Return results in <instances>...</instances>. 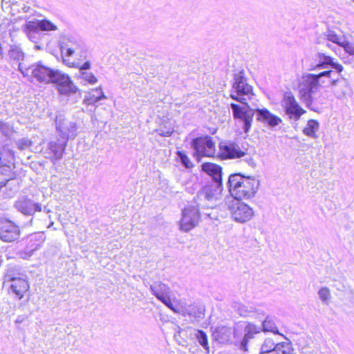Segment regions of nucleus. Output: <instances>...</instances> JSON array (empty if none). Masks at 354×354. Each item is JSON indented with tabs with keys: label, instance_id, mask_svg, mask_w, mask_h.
Instances as JSON below:
<instances>
[{
	"label": "nucleus",
	"instance_id": "nucleus-39",
	"mask_svg": "<svg viewBox=\"0 0 354 354\" xmlns=\"http://www.w3.org/2000/svg\"><path fill=\"white\" fill-rule=\"evenodd\" d=\"M80 78L89 84H95L97 82V77L90 72H81Z\"/></svg>",
	"mask_w": 354,
	"mask_h": 354
},
{
	"label": "nucleus",
	"instance_id": "nucleus-22",
	"mask_svg": "<svg viewBox=\"0 0 354 354\" xmlns=\"http://www.w3.org/2000/svg\"><path fill=\"white\" fill-rule=\"evenodd\" d=\"M106 99L101 86L88 91L84 98L83 102L87 105H93L100 100Z\"/></svg>",
	"mask_w": 354,
	"mask_h": 354
},
{
	"label": "nucleus",
	"instance_id": "nucleus-27",
	"mask_svg": "<svg viewBox=\"0 0 354 354\" xmlns=\"http://www.w3.org/2000/svg\"><path fill=\"white\" fill-rule=\"evenodd\" d=\"M232 335V329L226 326L218 327L214 333V337L219 341L221 343H225L230 339Z\"/></svg>",
	"mask_w": 354,
	"mask_h": 354
},
{
	"label": "nucleus",
	"instance_id": "nucleus-21",
	"mask_svg": "<svg viewBox=\"0 0 354 354\" xmlns=\"http://www.w3.org/2000/svg\"><path fill=\"white\" fill-rule=\"evenodd\" d=\"M202 169L212 178V182L222 183V168L216 164L206 162L202 165Z\"/></svg>",
	"mask_w": 354,
	"mask_h": 354
},
{
	"label": "nucleus",
	"instance_id": "nucleus-37",
	"mask_svg": "<svg viewBox=\"0 0 354 354\" xmlns=\"http://www.w3.org/2000/svg\"><path fill=\"white\" fill-rule=\"evenodd\" d=\"M194 336L197 339L198 343L206 350L209 351L208 340L206 333L201 330H198L196 331Z\"/></svg>",
	"mask_w": 354,
	"mask_h": 354
},
{
	"label": "nucleus",
	"instance_id": "nucleus-53",
	"mask_svg": "<svg viewBox=\"0 0 354 354\" xmlns=\"http://www.w3.org/2000/svg\"><path fill=\"white\" fill-rule=\"evenodd\" d=\"M328 47L331 48L330 45L327 44Z\"/></svg>",
	"mask_w": 354,
	"mask_h": 354
},
{
	"label": "nucleus",
	"instance_id": "nucleus-33",
	"mask_svg": "<svg viewBox=\"0 0 354 354\" xmlns=\"http://www.w3.org/2000/svg\"><path fill=\"white\" fill-rule=\"evenodd\" d=\"M160 301H162L167 307H168L175 313L182 314L184 316H185V315L192 314V313L188 310H184L183 307H175L171 301L170 295L167 296V297H165L164 299L160 300Z\"/></svg>",
	"mask_w": 354,
	"mask_h": 354
},
{
	"label": "nucleus",
	"instance_id": "nucleus-12",
	"mask_svg": "<svg viewBox=\"0 0 354 354\" xmlns=\"http://www.w3.org/2000/svg\"><path fill=\"white\" fill-rule=\"evenodd\" d=\"M281 106L290 119L298 120L306 113L291 93H286L281 101Z\"/></svg>",
	"mask_w": 354,
	"mask_h": 354
},
{
	"label": "nucleus",
	"instance_id": "nucleus-54",
	"mask_svg": "<svg viewBox=\"0 0 354 354\" xmlns=\"http://www.w3.org/2000/svg\"><path fill=\"white\" fill-rule=\"evenodd\" d=\"M354 2V0H352Z\"/></svg>",
	"mask_w": 354,
	"mask_h": 354
},
{
	"label": "nucleus",
	"instance_id": "nucleus-42",
	"mask_svg": "<svg viewBox=\"0 0 354 354\" xmlns=\"http://www.w3.org/2000/svg\"><path fill=\"white\" fill-rule=\"evenodd\" d=\"M184 310H188L192 313L191 315H188L194 319L203 318V310L201 309L196 308V306H189L188 308H183Z\"/></svg>",
	"mask_w": 354,
	"mask_h": 354
},
{
	"label": "nucleus",
	"instance_id": "nucleus-47",
	"mask_svg": "<svg viewBox=\"0 0 354 354\" xmlns=\"http://www.w3.org/2000/svg\"><path fill=\"white\" fill-rule=\"evenodd\" d=\"M342 59L344 64H351L354 67V56H349V55L346 56H342Z\"/></svg>",
	"mask_w": 354,
	"mask_h": 354
},
{
	"label": "nucleus",
	"instance_id": "nucleus-7",
	"mask_svg": "<svg viewBox=\"0 0 354 354\" xmlns=\"http://www.w3.org/2000/svg\"><path fill=\"white\" fill-rule=\"evenodd\" d=\"M230 106L234 118L242 124L244 132L248 133L252 127L255 110L248 102L241 105L232 103Z\"/></svg>",
	"mask_w": 354,
	"mask_h": 354
},
{
	"label": "nucleus",
	"instance_id": "nucleus-26",
	"mask_svg": "<svg viewBox=\"0 0 354 354\" xmlns=\"http://www.w3.org/2000/svg\"><path fill=\"white\" fill-rule=\"evenodd\" d=\"M24 31L30 41L37 43L39 37V29L35 26L34 21H28L24 26Z\"/></svg>",
	"mask_w": 354,
	"mask_h": 354
},
{
	"label": "nucleus",
	"instance_id": "nucleus-49",
	"mask_svg": "<svg viewBox=\"0 0 354 354\" xmlns=\"http://www.w3.org/2000/svg\"><path fill=\"white\" fill-rule=\"evenodd\" d=\"M171 133L170 131H166V132H161L160 133V136H171Z\"/></svg>",
	"mask_w": 354,
	"mask_h": 354
},
{
	"label": "nucleus",
	"instance_id": "nucleus-13",
	"mask_svg": "<svg viewBox=\"0 0 354 354\" xmlns=\"http://www.w3.org/2000/svg\"><path fill=\"white\" fill-rule=\"evenodd\" d=\"M335 69L338 73L342 72L343 66L333 61L330 56L326 55L324 53H319L316 55L315 62L310 65L309 70L314 71Z\"/></svg>",
	"mask_w": 354,
	"mask_h": 354
},
{
	"label": "nucleus",
	"instance_id": "nucleus-50",
	"mask_svg": "<svg viewBox=\"0 0 354 354\" xmlns=\"http://www.w3.org/2000/svg\"><path fill=\"white\" fill-rule=\"evenodd\" d=\"M241 315H242V316H247L248 314H247L246 312H241Z\"/></svg>",
	"mask_w": 354,
	"mask_h": 354
},
{
	"label": "nucleus",
	"instance_id": "nucleus-19",
	"mask_svg": "<svg viewBox=\"0 0 354 354\" xmlns=\"http://www.w3.org/2000/svg\"><path fill=\"white\" fill-rule=\"evenodd\" d=\"M331 90L338 99L346 97L350 94L351 88L345 79L333 78L331 80Z\"/></svg>",
	"mask_w": 354,
	"mask_h": 354
},
{
	"label": "nucleus",
	"instance_id": "nucleus-11",
	"mask_svg": "<svg viewBox=\"0 0 354 354\" xmlns=\"http://www.w3.org/2000/svg\"><path fill=\"white\" fill-rule=\"evenodd\" d=\"M292 348L288 339L277 343L271 338H266L261 346L259 354H292Z\"/></svg>",
	"mask_w": 354,
	"mask_h": 354
},
{
	"label": "nucleus",
	"instance_id": "nucleus-41",
	"mask_svg": "<svg viewBox=\"0 0 354 354\" xmlns=\"http://www.w3.org/2000/svg\"><path fill=\"white\" fill-rule=\"evenodd\" d=\"M0 132L3 136L9 137L13 132V128L10 124L0 121Z\"/></svg>",
	"mask_w": 354,
	"mask_h": 354
},
{
	"label": "nucleus",
	"instance_id": "nucleus-36",
	"mask_svg": "<svg viewBox=\"0 0 354 354\" xmlns=\"http://www.w3.org/2000/svg\"><path fill=\"white\" fill-rule=\"evenodd\" d=\"M324 36L328 41H332L333 43L336 44L339 46L342 44H343V41L345 39L344 37L337 35L334 31L332 30H328L324 34Z\"/></svg>",
	"mask_w": 354,
	"mask_h": 354
},
{
	"label": "nucleus",
	"instance_id": "nucleus-32",
	"mask_svg": "<svg viewBox=\"0 0 354 354\" xmlns=\"http://www.w3.org/2000/svg\"><path fill=\"white\" fill-rule=\"evenodd\" d=\"M14 178L10 167H0V189L4 187L7 183Z\"/></svg>",
	"mask_w": 354,
	"mask_h": 354
},
{
	"label": "nucleus",
	"instance_id": "nucleus-44",
	"mask_svg": "<svg viewBox=\"0 0 354 354\" xmlns=\"http://www.w3.org/2000/svg\"><path fill=\"white\" fill-rule=\"evenodd\" d=\"M340 46L344 48L345 52L349 55V56H354V43H351L344 39Z\"/></svg>",
	"mask_w": 354,
	"mask_h": 354
},
{
	"label": "nucleus",
	"instance_id": "nucleus-31",
	"mask_svg": "<svg viewBox=\"0 0 354 354\" xmlns=\"http://www.w3.org/2000/svg\"><path fill=\"white\" fill-rule=\"evenodd\" d=\"M315 73L316 78L319 80V86H322L324 84L326 83V80H328L330 84H331V80L334 78L335 75L331 70H325V71H316Z\"/></svg>",
	"mask_w": 354,
	"mask_h": 354
},
{
	"label": "nucleus",
	"instance_id": "nucleus-8",
	"mask_svg": "<svg viewBox=\"0 0 354 354\" xmlns=\"http://www.w3.org/2000/svg\"><path fill=\"white\" fill-rule=\"evenodd\" d=\"M199 209L202 208L197 203L185 207L179 224L181 231L187 232L198 224L201 218Z\"/></svg>",
	"mask_w": 354,
	"mask_h": 354
},
{
	"label": "nucleus",
	"instance_id": "nucleus-45",
	"mask_svg": "<svg viewBox=\"0 0 354 354\" xmlns=\"http://www.w3.org/2000/svg\"><path fill=\"white\" fill-rule=\"evenodd\" d=\"M31 141L27 138H22L17 141V145L20 150L28 149L31 145Z\"/></svg>",
	"mask_w": 354,
	"mask_h": 354
},
{
	"label": "nucleus",
	"instance_id": "nucleus-48",
	"mask_svg": "<svg viewBox=\"0 0 354 354\" xmlns=\"http://www.w3.org/2000/svg\"><path fill=\"white\" fill-rule=\"evenodd\" d=\"M90 68H91L90 62H86L84 64H82L80 67V71L87 70V69H89Z\"/></svg>",
	"mask_w": 354,
	"mask_h": 354
},
{
	"label": "nucleus",
	"instance_id": "nucleus-34",
	"mask_svg": "<svg viewBox=\"0 0 354 354\" xmlns=\"http://www.w3.org/2000/svg\"><path fill=\"white\" fill-rule=\"evenodd\" d=\"M263 330L264 332H270L274 334H280L274 319L270 317H267L262 323Z\"/></svg>",
	"mask_w": 354,
	"mask_h": 354
},
{
	"label": "nucleus",
	"instance_id": "nucleus-28",
	"mask_svg": "<svg viewBox=\"0 0 354 354\" xmlns=\"http://www.w3.org/2000/svg\"><path fill=\"white\" fill-rule=\"evenodd\" d=\"M245 334L243 338V339L240 342V348L244 351H246L248 342L250 339L253 337V335L254 333H259V330L257 328V326L254 324H249L247 325L245 328Z\"/></svg>",
	"mask_w": 354,
	"mask_h": 354
},
{
	"label": "nucleus",
	"instance_id": "nucleus-25",
	"mask_svg": "<svg viewBox=\"0 0 354 354\" xmlns=\"http://www.w3.org/2000/svg\"><path fill=\"white\" fill-rule=\"evenodd\" d=\"M67 140H57L56 141H50L48 145V149L53 153V157L56 160H59L62 157L63 152L65 149Z\"/></svg>",
	"mask_w": 354,
	"mask_h": 354
},
{
	"label": "nucleus",
	"instance_id": "nucleus-14",
	"mask_svg": "<svg viewBox=\"0 0 354 354\" xmlns=\"http://www.w3.org/2000/svg\"><path fill=\"white\" fill-rule=\"evenodd\" d=\"M6 281L11 282L10 288L19 299L24 297V294L29 289V284L27 279L22 277L15 276L11 270L6 274Z\"/></svg>",
	"mask_w": 354,
	"mask_h": 354
},
{
	"label": "nucleus",
	"instance_id": "nucleus-4",
	"mask_svg": "<svg viewBox=\"0 0 354 354\" xmlns=\"http://www.w3.org/2000/svg\"><path fill=\"white\" fill-rule=\"evenodd\" d=\"M18 70L24 77H28L31 81L32 78H35L38 82L50 84L56 69L50 68L39 62L28 67H26L22 63H19Z\"/></svg>",
	"mask_w": 354,
	"mask_h": 354
},
{
	"label": "nucleus",
	"instance_id": "nucleus-40",
	"mask_svg": "<svg viewBox=\"0 0 354 354\" xmlns=\"http://www.w3.org/2000/svg\"><path fill=\"white\" fill-rule=\"evenodd\" d=\"M318 295L322 301L326 304L328 303L331 297L330 290L326 287L322 288L318 291Z\"/></svg>",
	"mask_w": 354,
	"mask_h": 354
},
{
	"label": "nucleus",
	"instance_id": "nucleus-46",
	"mask_svg": "<svg viewBox=\"0 0 354 354\" xmlns=\"http://www.w3.org/2000/svg\"><path fill=\"white\" fill-rule=\"evenodd\" d=\"M77 50V48L68 47L67 46L62 48V53L64 56L71 57L74 55Z\"/></svg>",
	"mask_w": 354,
	"mask_h": 354
},
{
	"label": "nucleus",
	"instance_id": "nucleus-9",
	"mask_svg": "<svg viewBox=\"0 0 354 354\" xmlns=\"http://www.w3.org/2000/svg\"><path fill=\"white\" fill-rule=\"evenodd\" d=\"M54 84L58 93L61 95L69 96L77 91L68 74L56 69L52 77L50 84Z\"/></svg>",
	"mask_w": 354,
	"mask_h": 354
},
{
	"label": "nucleus",
	"instance_id": "nucleus-3",
	"mask_svg": "<svg viewBox=\"0 0 354 354\" xmlns=\"http://www.w3.org/2000/svg\"><path fill=\"white\" fill-rule=\"evenodd\" d=\"M222 190V183L211 182L200 191L194 203H197L202 209L213 208L221 198Z\"/></svg>",
	"mask_w": 354,
	"mask_h": 354
},
{
	"label": "nucleus",
	"instance_id": "nucleus-20",
	"mask_svg": "<svg viewBox=\"0 0 354 354\" xmlns=\"http://www.w3.org/2000/svg\"><path fill=\"white\" fill-rule=\"evenodd\" d=\"M256 112L257 113V120L267 124L270 127H274L282 122L280 118L272 114L266 109H257Z\"/></svg>",
	"mask_w": 354,
	"mask_h": 354
},
{
	"label": "nucleus",
	"instance_id": "nucleus-43",
	"mask_svg": "<svg viewBox=\"0 0 354 354\" xmlns=\"http://www.w3.org/2000/svg\"><path fill=\"white\" fill-rule=\"evenodd\" d=\"M177 154L180 160L181 163L186 168H191L193 167V165H192V162L190 161L189 158L187 156V155L184 152L178 151Z\"/></svg>",
	"mask_w": 354,
	"mask_h": 354
},
{
	"label": "nucleus",
	"instance_id": "nucleus-51",
	"mask_svg": "<svg viewBox=\"0 0 354 354\" xmlns=\"http://www.w3.org/2000/svg\"><path fill=\"white\" fill-rule=\"evenodd\" d=\"M44 210L48 213L50 212V210L47 209L46 207H44Z\"/></svg>",
	"mask_w": 354,
	"mask_h": 354
},
{
	"label": "nucleus",
	"instance_id": "nucleus-1",
	"mask_svg": "<svg viewBox=\"0 0 354 354\" xmlns=\"http://www.w3.org/2000/svg\"><path fill=\"white\" fill-rule=\"evenodd\" d=\"M228 189L234 199L243 200L253 198L259 186L257 179L240 174H231L227 181Z\"/></svg>",
	"mask_w": 354,
	"mask_h": 354
},
{
	"label": "nucleus",
	"instance_id": "nucleus-30",
	"mask_svg": "<svg viewBox=\"0 0 354 354\" xmlns=\"http://www.w3.org/2000/svg\"><path fill=\"white\" fill-rule=\"evenodd\" d=\"M319 129V124L317 120H309L303 129V133L308 137L316 138L317 137V132Z\"/></svg>",
	"mask_w": 354,
	"mask_h": 354
},
{
	"label": "nucleus",
	"instance_id": "nucleus-2",
	"mask_svg": "<svg viewBox=\"0 0 354 354\" xmlns=\"http://www.w3.org/2000/svg\"><path fill=\"white\" fill-rule=\"evenodd\" d=\"M232 88L230 93V97L241 104L252 102L254 98L252 87L243 75V72L236 73L233 79Z\"/></svg>",
	"mask_w": 354,
	"mask_h": 354
},
{
	"label": "nucleus",
	"instance_id": "nucleus-18",
	"mask_svg": "<svg viewBox=\"0 0 354 354\" xmlns=\"http://www.w3.org/2000/svg\"><path fill=\"white\" fill-rule=\"evenodd\" d=\"M15 208L23 214L32 215L35 212L41 211V205L36 203L27 196L19 198L15 203Z\"/></svg>",
	"mask_w": 354,
	"mask_h": 354
},
{
	"label": "nucleus",
	"instance_id": "nucleus-29",
	"mask_svg": "<svg viewBox=\"0 0 354 354\" xmlns=\"http://www.w3.org/2000/svg\"><path fill=\"white\" fill-rule=\"evenodd\" d=\"M14 160L13 152L6 147H3L0 149V162L2 165V167H10V164Z\"/></svg>",
	"mask_w": 354,
	"mask_h": 354
},
{
	"label": "nucleus",
	"instance_id": "nucleus-24",
	"mask_svg": "<svg viewBox=\"0 0 354 354\" xmlns=\"http://www.w3.org/2000/svg\"><path fill=\"white\" fill-rule=\"evenodd\" d=\"M245 155L238 145L230 144L221 148V157L223 158H239Z\"/></svg>",
	"mask_w": 354,
	"mask_h": 354
},
{
	"label": "nucleus",
	"instance_id": "nucleus-16",
	"mask_svg": "<svg viewBox=\"0 0 354 354\" xmlns=\"http://www.w3.org/2000/svg\"><path fill=\"white\" fill-rule=\"evenodd\" d=\"M46 240L44 232H37L29 236V242L26 249L20 252V257L23 259L30 257L35 251L38 250Z\"/></svg>",
	"mask_w": 354,
	"mask_h": 354
},
{
	"label": "nucleus",
	"instance_id": "nucleus-17",
	"mask_svg": "<svg viewBox=\"0 0 354 354\" xmlns=\"http://www.w3.org/2000/svg\"><path fill=\"white\" fill-rule=\"evenodd\" d=\"M56 127L60 136L66 140L71 138H74L77 135L76 124L61 117L56 119Z\"/></svg>",
	"mask_w": 354,
	"mask_h": 354
},
{
	"label": "nucleus",
	"instance_id": "nucleus-38",
	"mask_svg": "<svg viewBox=\"0 0 354 354\" xmlns=\"http://www.w3.org/2000/svg\"><path fill=\"white\" fill-rule=\"evenodd\" d=\"M8 54L14 60L20 61L24 59V53L19 47L16 46H11Z\"/></svg>",
	"mask_w": 354,
	"mask_h": 354
},
{
	"label": "nucleus",
	"instance_id": "nucleus-10",
	"mask_svg": "<svg viewBox=\"0 0 354 354\" xmlns=\"http://www.w3.org/2000/svg\"><path fill=\"white\" fill-rule=\"evenodd\" d=\"M192 147L195 151L194 156L198 159L201 156L212 157L215 154V145L209 136L195 138L192 142Z\"/></svg>",
	"mask_w": 354,
	"mask_h": 354
},
{
	"label": "nucleus",
	"instance_id": "nucleus-15",
	"mask_svg": "<svg viewBox=\"0 0 354 354\" xmlns=\"http://www.w3.org/2000/svg\"><path fill=\"white\" fill-rule=\"evenodd\" d=\"M19 227L10 221H4L0 225V239L5 242H12L19 237Z\"/></svg>",
	"mask_w": 354,
	"mask_h": 354
},
{
	"label": "nucleus",
	"instance_id": "nucleus-52",
	"mask_svg": "<svg viewBox=\"0 0 354 354\" xmlns=\"http://www.w3.org/2000/svg\"><path fill=\"white\" fill-rule=\"evenodd\" d=\"M53 225V222H51L50 224L48 225V227H50V226H52Z\"/></svg>",
	"mask_w": 354,
	"mask_h": 354
},
{
	"label": "nucleus",
	"instance_id": "nucleus-35",
	"mask_svg": "<svg viewBox=\"0 0 354 354\" xmlns=\"http://www.w3.org/2000/svg\"><path fill=\"white\" fill-rule=\"evenodd\" d=\"M33 21L37 28L43 31L56 30L57 29V26L54 24L46 19Z\"/></svg>",
	"mask_w": 354,
	"mask_h": 354
},
{
	"label": "nucleus",
	"instance_id": "nucleus-5",
	"mask_svg": "<svg viewBox=\"0 0 354 354\" xmlns=\"http://www.w3.org/2000/svg\"><path fill=\"white\" fill-rule=\"evenodd\" d=\"M319 80L315 73H307L302 76L299 86V97L308 107L312 104L315 98L313 94L319 89Z\"/></svg>",
	"mask_w": 354,
	"mask_h": 354
},
{
	"label": "nucleus",
	"instance_id": "nucleus-23",
	"mask_svg": "<svg viewBox=\"0 0 354 354\" xmlns=\"http://www.w3.org/2000/svg\"><path fill=\"white\" fill-rule=\"evenodd\" d=\"M150 290L153 295L160 301L170 295L171 292L169 287L161 281L153 283L150 286Z\"/></svg>",
	"mask_w": 354,
	"mask_h": 354
},
{
	"label": "nucleus",
	"instance_id": "nucleus-6",
	"mask_svg": "<svg viewBox=\"0 0 354 354\" xmlns=\"http://www.w3.org/2000/svg\"><path fill=\"white\" fill-rule=\"evenodd\" d=\"M228 210L232 218L236 223H245L254 215V209L241 200L232 199L228 203Z\"/></svg>",
	"mask_w": 354,
	"mask_h": 354
}]
</instances>
